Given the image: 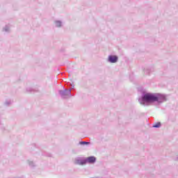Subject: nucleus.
<instances>
[{
	"label": "nucleus",
	"mask_w": 178,
	"mask_h": 178,
	"mask_svg": "<svg viewBox=\"0 0 178 178\" xmlns=\"http://www.w3.org/2000/svg\"><path fill=\"white\" fill-rule=\"evenodd\" d=\"M168 99L166 95L161 93H151L147 92H143L142 96L138 99V102L141 105H148V104H163L166 102Z\"/></svg>",
	"instance_id": "1"
},
{
	"label": "nucleus",
	"mask_w": 178,
	"mask_h": 178,
	"mask_svg": "<svg viewBox=\"0 0 178 178\" xmlns=\"http://www.w3.org/2000/svg\"><path fill=\"white\" fill-rule=\"evenodd\" d=\"M76 162L78 165H87V163H89V165H94V163L97 162V157L90 156L83 159H78L76 160Z\"/></svg>",
	"instance_id": "2"
},
{
	"label": "nucleus",
	"mask_w": 178,
	"mask_h": 178,
	"mask_svg": "<svg viewBox=\"0 0 178 178\" xmlns=\"http://www.w3.org/2000/svg\"><path fill=\"white\" fill-rule=\"evenodd\" d=\"M58 94L60 95L61 98L63 99H66L67 97L72 95V89L65 88L64 90H60Z\"/></svg>",
	"instance_id": "3"
},
{
	"label": "nucleus",
	"mask_w": 178,
	"mask_h": 178,
	"mask_svg": "<svg viewBox=\"0 0 178 178\" xmlns=\"http://www.w3.org/2000/svg\"><path fill=\"white\" fill-rule=\"evenodd\" d=\"M119 60V57L116 55H109L107 58V62L108 63H118Z\"/></svg>",
	"instance_id": "4"
},
{
	"label": "nucleus",
	"mask_w": 178,
	"mask_h": 178,
	"mask_svg": "<svg viewBox=\"0 0 178 178\" xmlns=\"http://www.w3.org/2000/svg\"><path fill=\"white\" fill-rule=\"evenodd\" d=\"M54 24L56 27H62L63 22L60 20L54 21Z\"/></svg>",
	"instance_id": "5"
},
{
	"label": "nucleus",
	"mask_w": 178,
	"mask_h": 178,
	"mask_svg": "<svg viewBox=\"0 0 178 178\" xmlns=\"http://www.w3.org/2000/svg\"><path fill=\"white\" fill-rule=\"evenodd\" d=\"M151 72H154V70H151V68H145L144 71L145 74H150Z\"/></svg>",
	"instance_id": "6"
},
{
	"label": "nucleus",
	"mask_w": 178,
	"mask_h": 178,
	"mask_svg": "<svg viewBox=\"0 0 178 178\" xmlns=\"http://www.w3.org/2000/svg\"><path fill=\"white\" fill-rule=\"evenodd\" d=\"M79 145H90V142H86V141H80Z\"/></svg>",
	"instance_id": "7"
},
{
	"label": "nucleus",
	"mask_w": 178,
	"mask_h": 178,
	"mask_svg": "<svg viewBox=\"0 0 178 178\" xmlns=\"http://www.w3.org/2000/svg\"><path fill=\"white\" fill-rule=\"evenodd\" d=\"M3 31H5L6 33H9L10 31L9 25H6L5 27L3 29Z\"/></svg>",
	"instance_id": "8"
},
{
	"label": "nucleus",
	"mask_w": 178,
	"mask_h": 178,
	"mask_svg": "<svg viewBox=\"0 0 178 178\" xmlns=\"http://www.w3.org/2000/svg\"><path fill=\"white\" fill-rule=\"evenodd\" d=\"M154 129H159L161 127V122H157L153 125Z\"/></svg>",
	"instance_id": "9"
},
{
	"label": "nucleus",
	"mask_w": 178,
	"mask_h": 178,
	"mask_svg": "<svg viewBox=\"0 0 178 178\" xmlns=\"http://www.w3.org/2000/svg\"><path fill=\"white\" fill-rule=\"evenodd\" d=\"M28 163L29 166H31V168H34V166H35V165L34 164V162L33 161H28Z\"/></svg>",
	"instance_id": "10"
},
{
	"label": "nucleus",
	"mask_w": 178,
	"mask_h": 178,
	"mask_svg": "<svg viewBox=\"0 0 178 178\" xmlns=\"http://www.w3.org/2000/svg\"><path fill=\"white\" fill-rule=\"evenodd\" d=\"M26 91L27 92H34V89L31 88H26Z\"/></svg>",
	"instance_id": "11"
},
{
	"label": "nucleus",
	"mask_w": 178,
	"mask_h": 178,
	"mask_svg": "<svg viewBox=\"0 0 178 178\" xmlns=\"http://www.w3.org/2000/svg\"><path fill=\"white\" fill-rule=\"evenodd\" d=\"M6 105H10V102H6Z\"/></svg>",
	"instance_id": "12"
},
{
	"label": "nucleus",
	"mask_w": 178,
	"mask_h": 178,
	"mask_svg": "<svg viewBox=\"0 0 178 178\" xmlns=\"http://www.w3.org/2000/svg\"><path fill=\"white\" fill-rule=\"evenodd\" d=\"M176 161H178V156L176 158Z\"/></svg>",
	"instance_id": "13"
},
{
	"label": "nucleus",
	"mask_w": 178,
	"mask_h": 178,
	"mask_svg": "<svg viewBox=\"0 0 178 178\" xmlns=\"http://www.w3.org/2000/svg\"><path fill=\"white\" fill-rule=\"evenodd\" d=\"M48 156H51V154H49L48 155Z\"/></svg>",
	"instance_id": "14"
},
{
	"label": "nucleus",
	"mask_w": 178,
	"mask_h": 178,
	"mask_svg": "<svg viewBox=\"0 0 178 178\" xmlns=\"http://www.w3.org/2000/svg\"><path fill=\"white\" fill-rule=\"evenodd\" d=\"M0 124H1V121H0Z\"/></svg>",
	"instance_id": "15"
}]
</instances>
